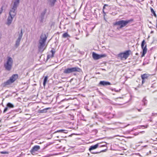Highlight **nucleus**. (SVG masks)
<instances>
[{"instance_id":"nucleus-1","label":"nucleus","mask_w":157,"mask_h":157,"mask_svg":"<svg viewBox=\"0 0 157 157\" xmlns=\"http://www.w3.org/2000/svg\"><path fill=\"white\" fill-rule=\"evenodd\" d=\"M47 37L45 34H42L40 37V39L39 42V44L38 46L39 52H42L44 50V47L45 45V42L47 40Z\"/></svg>"},{"instance_id":"nucleus-2","label":"nucleus","mask_w":157,"mask_h":157,"mask_svg":"<svg viewBox=\"0 0 157 157\" xmlns=\"http://www.w3.org/2000/svg\"><path fill=\"white\" fill-rule=\"evenodd\" d=\"M20 0H14L13 4L10 11L9 15L14 17L17 14V10L20 3Z\"/></svg>"},{"instance_id":"nucleus-3","label":"nucleus","mask_w":157,"mask_h":157,"mask_svg":"<svg viewBox=\"0 0 157 157\" xmlns=\"http://www.w3.org/2000/svg\"><path fill=\"white\" fill-rule=\"evenodd\" d=\"M133 21V19H130L126 21L121 20L116 21L113 23L114 25H119V28L121 29L122 28L126 26L128 24L130 23Z\"/></svg>"},{"instance_id":"nucleus-4","label":"nucleus","mask_w":157,"mask_h":157,"mask_svg":"<svg viewBox=\"0 0 157 157\" xmlns=\"http://www.w3.org/2000/svg\"><path fill=\"white\" fill-rule=\"evenodd\" d=\"M18 78V75L17 74H15L13 75L9 80L4 82L2 84V86L3 87H5L11 84L12 83L14 82Z\"/></svg>"},{"instance_id":"nucleus-5","label":"nucleus","mask_w":157,"mask_h":157,"mask_svg":"<svg viewBox=\"0 0 157 157\" xmlns=\"http://www.w3.org/2000/svg\"><path fill=\"white\" fill-rule=\"evenodd\" d=\"M13 64V60L12 58L10 56L7 57V61L6 63H4V66L5 69L7 71L11 70Z\"/></svg>"},{"instance_id":"nucleus-6","label":"nucleus","mask_w":157,"mask_h":157,"mask_svg":"<svg viewBox=\"0 0 157 157\" xmlns=\"http://www.w3.org/2000/svg\"><path fill=\"white\" fill-rule=\"evenodd\" d=\"M81 71H82V70L80 68L78 67H75L68 68L65 69L63 71V73L65 74H69L75 72H80Z\"/></svg>"},{"instance_id":"nucleus-7","label":"nucleus","mask_w":157,"mask_h":157,"mask_svg":"<svg viewBox=\"0 0 157 157\" xmlns=\"http://www.w3.org/2000/svg\"><path fill=\"white\" fill-rule=\"evenodd\" d=\"M130 50H127L123 53H121L118 55V57L121 59H126L128 57Z\"/></svg>"},{"instance_id":"nucleus-8","label":"nucleus","mask_w":157,"mask_h":157,"mask_svg":"<svg viewBox=\"0 0 157 157\" xmlns=\"http://www.w3.org/2000/svg\"><path fill=\"white\" fill-rule=\"evenodd\" d=\"M99 143H98L94 145H92L89 148V150L90 151V152L93 154H97L100 153L101 152H104L105 151V150H103L102 151H101L99 152H93V150L95 149H96L97 147H98L99 146Z\"/></svg>"},{"instance_id":"nucleus-9","label":"nucleus","mask_w":157,"mask_h":157,"mask_svg":"<svg viewBox=\"0 0 157 157\" xmlns=\"http://www.w3.org/2000/svg\"><path fill=\"white\" fill-rule=\"evenodd\" d=\"M19 33V36L18 37L16 40L15 44V47L16 48H17L20 45V42L22 38V36L23 35V33L22 29H21V32L20 33L19 32H18Z\"/></svg>"},{"instance_id":"nucleus-10","label":"nucleus","mask_w":157,"mask_h":157,"mask_svg":"<svg viewBox=\"0 0 157 157\" xmlns=\"http://www.w3.org/2000/svg\"><path fill=\"white\" fill-rule=\"evenodd\" d=\"M19 33V36L18 37L16 40L15 44V47L16 48H17L20 45V42L22 38V36L23 35V33L22 29H21V32L20 33L19 32H18Z\"/></svg>"},{"instance_id":"nucleus-11","label":"nucleus","mask_w":157,"mask_h":157,"mask_svg":"<svg viewBox=\"0 0 157 157\" xmlns=\"http://www.w3.org/2000/svg\"><path fill=\"white\" fill-rule=\"evenodd\" d=\"M146 44L145 40H143L141 44V47L143 49L142 53L141 55V57H143L147 52V45L146 44L145 46V44Z\"/></svg>"},{"instance_id":"nucleus-12","label":"nucleus","mask_w":157,"mask_h":157,"mask_svg":"<svg viewBox=\"0 0 157 157\" xmlns=\"http://www.w3.org/2000/svg\"><path fill=\"white\" fill-rule=\"evenodd\" d=\"M106 55L105 54L99 55L94 52L92 53V57L93 59L95 60H97L101 58L105 57Z\"/></svg>"},{"instance_id":"nucleus-13","label":"nucleus","mask_w":157,"mask_h":157,"mask_svg":"<svg viewBox=\"0 0 157 157\" xmlns=\"http://www.w3.org/2000/svg\"><path fill=\"white\" fill-rule=\"evenodd\" d=\"M47 11V9L45 8L40 13V22L41 23H43V22L44 20V16L46 13Z\"/></svg>"},{"instance_id":"nucleus-14","label":"nucleus","mask_w":157,"mask_h":157,"mask_svg":"<svg viewBox=\"0 0 157 157\" xmlns=\"http://www.w3.org/2000/svg\"><path fill=\"white\" fill-rule=\"evenodd\" d=\"M40 149V147L38 145L34 146L30 151V152L33 155H34L35 152L38 151Z\"/></svg>"},{"instance_id":"nucleus-15","label":"nucleus","mask_w":157,"mask_h":157,"mask_svg":"<svg viewBox=\"0 0 157 157\" xmlns=\"http://www.w3.org/2000/svg\"><path fill=\"white\" fill-rule=\"evenodd\" d=\"M101 114L103 116L106 117V118L109 119H110L113 118V115H110V113H102Z\"/></svg>"},{"instance_id":"nucleus-16","label":"nucleus","mask_w":157,"mask_h":157,"mask_svg":"<svg viewBox=\"0 0 157 157\" xmlns=\"http://www.w3.org/2000/svg\"><path fill=\"white\" fill-rule=\"evenodd\" d=\"M13 18V17L9 15L7 18L6 24L8 25H10L12 22Z\"/></svg>"},{"instance_id":"nucleus-17","label":"nucleus","mask_w":157,"mask_h":157,"mask_svg":"<svg viewBox=\"0 0 157 157\" xmlns=\"http://www.w3.org/2000/svg\"><path fill=\"white\" fill-rule=\"evenodd\" d=\"M99 84L100 85L104 86H105L110 85L111 84L109 82L103 81H100L99 83Z\"/></svg>"},{"instance_id":"nucleus-18","label":"nucleus","mask_w":157,"mask_h":157,"mask_svg":"<svg viewBox=\"0 0 157 157\" xmlns=\"http://www.w3.org/2000/svg\"><path fill=\"white\" fill-rule=\"evenodd\" d=\"M48 2L49 3L50 5L52 6H53L56 2V0H48Z\"/></svg>"},{"instance_id":"nucleus-19","label":"nucleus","mask_w":157,"mask_h":157,"mask_svg":"<svg viewBox=\"0 0 157 157\" xmlns=\"http://www.w3.org/2000/svg\"><path fill=\"white\" fill-rule=\"evenodd\" d=\"M150 76L148 74H145L141 75V78L142 79H147Z\"/></svg>"},{"instance_id":"nucleus-20","label":"nucleus","mask_w":157,"mask_h":157,"mask_svg":"<svg viewBox=\"0 0 157 157\" xmlns=\"http://www.w3.org/2000/svg\"><path fill=\"white\" fill-rule=\"evenodd\" d=\"M51 52H52V54L51 55H48L47 56V59H48L50 58H52L54 57V55L55 52L52 50H51Z\"/></svg>"},{"instance_id":"nucleus-21","label":"nucleus","mask_w":157,"mask_h":157,"mask_svg":"<svg viewBox=\"0 0 157 157\" xmlns=\"http://www.w3.org/2000/svg\"><path fill=\"white\" fill-rule=\"evenodd\" d=\"M49 108H46L44 109L43 110H39V113H45L47 112V110L49 109Z\"/></svg>"},{"instance_id":"nucleus-22","label":"nucleus","mask_w":157,"mask_h":157,"mask_svg":"<svg viewBox=\"0 0 157 157\" xmlns=\"http://www.w3.org/2000/svg\"><path fill=\"white\" fill-rule=\"evenodd\" d=\"M6 106L8 107H9L10 109L13 108L14 107V105L12 104L10 102L8 103L7 104Z\"/></svg>"},{"instance_id":"nucleus-23","label":"nucleus","mask_w":157,"mask_h":157,"mask_svg":"<svg viewBox=\"0 0 157 157\" xmlns=\"http://www.w3.org/2000/svg\"><path fill=\"white\" fill-rule=\"evenodd\" d=\"M70 36L67 33H63L62 35V37L63 38H66L68 37H70Z\"/></svg>"},{"instance_id":"nucleus-24","label":"nucleus","mask_w":157,"mask_h":157,"mask_svg":"<svg viewBox=\"0 0 157 157\" xmlns=\"http://www.w3.org/2000/svg\"><path fill=\"white\" fill-rule=\"evenodd\" d=\"M56 132H63L65 133H67V130H63V129H61L59 130H57V131Z\"/></svg>"},{"instance_id":"nucleus-25","label":"nucleus","mask_w":157,"mask_h":157,"mask_svg":"<svg viewBox=\"0 0 157 157\" xmlns=\"http://www.w3.org/2000/svg\"><path fill=\"white\" fill-rule=\"evenodd\" d=\"M48 78V77L47 76H46L44 77V80L43 83V85L44 86L45 85V84L46 83V82Z\"/></svg>"},{"instance_id":"nucleus-26","label":"nucleus","mask_w":157,"mask_h":157,"mask_svg":"<svg viewBox=\"0 0 157 157\" xmlns=\"http://www.w3.org/2000/svg\"><path fill=\"white\" fill-rule=\"evenodd\" d=\"M150 9L151 12L153 14L154 16L156 17H157V15L154 10L151 7Z\"/></svg>"},{"instance_id":"nucleus-27","label":"nucleus","mask_w":157,"mask_h":157,"mask_svg":"<svg viewBox=\"0 0 157 157\" xmlns=\"http://www.w3.org/2000/svg\"><path fill=\"white\" fill-rule=\"evenodd\" d=\"M10 108L6 106V107L4 109L3 113H5L7 111H9Z\"/></svg>"},{"instance_id":"nucleus-28","label":"nucleus","mask_w":157,"mask_h":157,"mask_svg":"<svg viewBox=\"0 0 157 157\" xmlns=\"http://www.w3.org/2000/svg\"><path fill=\"white\" fill-rule=\"evenodd\" d=\"M147 101V100L146 99V98L145 97L142 100V101L144 103V105H146V104H147V102H146Z\"/></svg>"},{"instance_id":"nucleus-29","label":"nucleus","mask_w":157,"mask_h":157,"mask_svg":"<svg viewBox=\"0 0 157 157\" xmlns=\"http://www.w3.org/2000/svg\"><path fill=\"white\" fill-rule=\"evenodd\" d=\"M108 6V5H107V4H105L104 6H103V13H104V16H105V15H106V13L104 11V9H105V7H106V6Z\"/></svg>"},{"instance_id":"nucleus-30","label":"nucleus","mask_w":157,"mask_h":157,"mask_svg":"<svg viewBox=\"0 0 157 157\" xmlns=\"http://www.w3.org/2000/svg\"><path fill=\"white\" fill-rule=\"evenodd\" d=\"M98 130L96 129H95L94 130H93L92 131V133H93L94 135H95L97 132H98Z\"/></svg>"},{"instance_id":"nucleus-31","label":"nucleus","mask_w":157,"mask_h":157,"mask_svg":"<svg viewBox=\"0 0 157 157\" xmlns=\"http://www.w3.org/2000/svg\"><path fill=\"white\" fill-rule=\"evenodd\" d=\"M99 146L98 147H101L105 146V145H106V144H105V145H100L101 144H100V143H99Z\"/></svg>"},{"instance_id":"nucleus-32","label":"nucleus","mask_w":157,"mask_h":157,"mask_svg":"<svg viewBox=\"0 0 157 157\" xmlns=\"http://www.w3.org/2000/svg\"><path fill=\"white\" fill-rule=\"evenodd\" d=\"M148 126V125H146V126H145L144 125H141V126H140V127H144L145 128H147V127Z\"/></svg>"},{"instance_id":"nucleus-33","label":"nucleus","mask_w":157,"mask_h":157,"mask_svg":"<svg viewBox=\"0 0 157 157\" xmlns=\"http://www.w3.org/2000/svg\"><path fill=\"white\" fill-rule=\"evenodd\" d=\"M114 89V91L116 92H119L120 90H121L120 89H119V90H116L115 89Z\"/></svg>"},{"instance_id":"nucleus-34","label":"nucleus","mask_w":157,"mask_h":157,"mask_svg":"<svg viewBox=\"0 0 157 157\" xmlns=\"http://www.w3.org/2000/svg\"><path fill=\"white\" fill-rule=\"evenodd\" d=\"M3 6H2V7H1V10H2V11H3Z\"/></svg>"},{"instance_id":"nucleus-35","label":"nucleus","mask_w":157,"mask_h":157,"mask_svg":"<svg viewBox=\"0 0 157 157\" xmlns=\"http://www.w3.org/2000/svg\"><path fill=\"white\" fill-rule=\"evenodd\" d=\"M49 145H50V144H47L45 146V148L46 147H48V146Z\"/></svg>"},{"instance_id":"nucleus-36","label":"nucleus","mask_w":157,"mask_h":157,"mask_svg":"<svg viewBox=\"0 0 157 157\" xmlns=\"http://www.w3.org/2000/svg\"><path fill=\"white\" fill-rule=\"evenodd\" d=\"M144 82H145V79H142V84H143Z\"/></svg>"},{"instance_id":"nucleus-37","label":"nucleus","mask_w":157,"mask_h":157,"mask_svg":"<svg viewBox=\"0 0 157 157\" xmlns=\"http://www.w3.org/2000/svg\"><path fill=\"white\" fill-rule=\"evenodd\" d=\"M1 153H2V154H5V153H6V151H5V152H4V151H2V152H1Z\"/></svg>"},{"instance_id":"nucleus-38","label":"nucleus","mask_w":157,"mask_h":157,"mask_svg":"<svg viewBox=\"0 0 157 157\" xmlns=\"http://www.w3.org/2000/svg\"><path fill=\"white\" fill-rule=\"evenodd\" d=\"M2 10H0V15L2 14Z\"/></svg>"},{"instance_id":"nucleus-39","label":"nucleus","mask_w":157,"mask_h":157,"mask_svg":"<svg viewBox=\"0 0 157 157\" xmlns=\"http://www.w3.org/2000/svg\"><path fill=\"white\" fill-rule=\"evenodd\" d=\"M138 110V111L139 112H140L141 111V109H137Z\"/></svg>"},{"instance_id":"nucleus-40","label":"nucleus","mask_w":157,"mask_h":157,"mask_svg":"<svg viewBox=\"0 0 157 157\" xmlns=\"http://www.w3.org/2000/svg\"><path fill=\"white\" fill-rule=\"evenodd\" d=\"M155 114V113H152V116H154Z\"/></svg>"},{"instance_id":"nucleus-41","label":"nucleus","mask_w":157,"mask_h":157,"mask_svg":"<svg viewBox=\"0 0 157 157\" xmlns=\"http://www.w3.org/2000/svg\"><path fill=\"white\" fill-rule=\"evenodd\" d=\"M154 33V31H151L150 33Z\"/></svg>"},{"instance_id":"nucleus-42","label":"nucleus","mask_w":157,"mask_h":157,"mask_svg":"<svg viewBox=\"0 0 157 157\" xmlns=\"http://www.w3.org/2000/svg\"><path fill=\"white\" fill-rule=\"evenodd\" d=\"M110 89H111V90L112 91L114 90V89H113L111 88Z\"/></svg>"},{"instance_id":"nucleus-43","label":"nucleus","mask_w":157,"mask_h":157,"mask_svg":"<svg viewBox=\"0 0 157 157\" xmlns=\"http://www.w3.org/2000/svg\"><path fill=\"white\" fill-rule=\"evenodd\" d=\"M97 74H100V72H97Z\"/></svg>"},{"instance_id":"nucleus-44","label":"nucleus","mask_w":157,"mask_h":157,"mask_svg":"<svg viewBox=\"0 0 157 157\" xmlns=\"http://www.w3.org/2000/svg\"><path fill=\"white\" fill-rule=\"evenodd\" d=\"M75 38H76V39H77V40H78V39H79V38H78L77 37H75Z\"/></svg>"},{"instance_id":"nucleus-45","label":"nucleus","mask_w":157,"mask_h":157,"mask_svg":"<svg viewBox=\"0 0 157 157\" xmlns=\"http://www.w3.org/2000/svg\"><path fill=\"white\" fill-rule=\"evenodd\" d=\"M157 24H156V28H157V19L156 20Z\"/></svg>"},{"instance_id":"nucleus-46","label":"nucleus","mask_w":157,"mask_h":157,"mask_svg":"<svg viewBox=\"0 0 157 157\" xmlns=\"http://www.w3.org/2000/svg\"><path fill=\"white\" fill-rule=\"evenodd\" d=\"M74 75H76V74H75V73H74Z\"/></svg>"},{"instance_id":"nucleus-47","label":"nucleus","mask_w":157,"mask_h":157,"mask_svg":"<svg viewBox=\"0 0 157 157\" xmlns=\"http://www.w3.org/2000/svg\"><path fill=\"white\" fill-rule=\"evenodd\" d=\"M144 132V131H142V132Z\"/></svg>"},{"instance_id":"nucleus-48","label":"nucleus","mask_w":157,"mask_h":157,"mask_svg":"<svg viewBox=\"0 0 157 157\" xmlns=\"http://www.w3.org/2000/svg\"><path fill=\"white\" fill-rule=\"evenodd\" d=\"M119 98H121V97H119Z\"/></svg>"},{"instance_id":"nucleus-49","label":"nucleus","mask_w":157,"mask_h":157,"mask_svg":"<svg viewBox=\"0 0 157 157\" xmlns=\"http://www.w3.org/2000/svg\"><path fill=\"white\" fill-rule=\"evenodd\" d=\"M155 91L153 92V93H154Z\"/></svg>"},{"instance_id":"nucleus-50","label":"nucleus","mask_w":157,"mask_h":157,"mask_svg":"<svg viewBox=\"0 0 157 157\" xmlns=\"http://www.w3.org/2000/svg\"><path fill=\"white\" fill-rule=\"evenodd\" d=\"M94 27H93V28H92V29H94Z\"/></svg>"},{"instance_id":"nucleus-51","label":"nucleus","mask_w":157,"mask_h":157,"mask_svg":"<svg viewBox=\"0 0 157 157\" xmlns=\"http://www.w3.org/2000/svg\"><path fill=\"white\" fill-rule=\"evenodd\" d=\"M150 23H151V22H150Z\"/></svg>"},{"instance_id":"nucleus-52","label":"nucleus","mask_w":157,"mask_h":157,"mask_svg":"<svg viewBox=\"0 0 157 157\" xmlns=\"http://www.w3.org/2000/svg\"><path fill=\"white\" fill-rule=\"evenodd\" d=\"M93 152H95L94 151H93Z\"/></svg>"}]
</instances>
